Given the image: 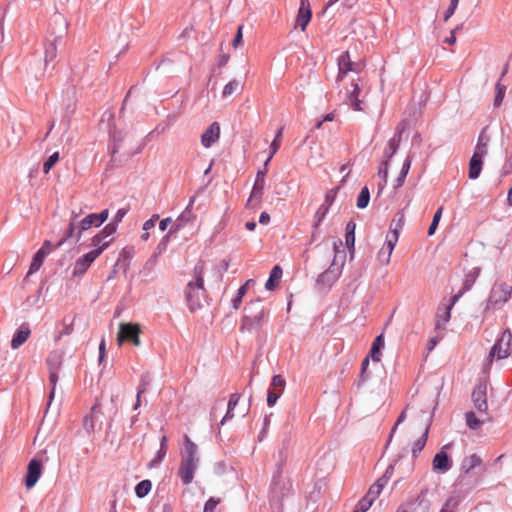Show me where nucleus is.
<instances>
[{"label":"nucleus","instance_id":"f257e3e1","mask_svg":"<svg viewBox=\"0 0 512 512\" xmlns=\"http://www.w3.org/2000/svg\"><path fill=\"white\" fill-rule=\"evenodd\" d=\"M204 270L205 265L203 262H198L193 270V277L187 283L184 294L186 303L191 312L202 307V301L206 297V291L204 288Z\"/></svg>","mask_w":512,"mask_h":512},{"label":"nucleus","instance_id":"f03ea898","mask_svg":"<svg viewBox=\"0 0 512 512\" xmlns=\"http://www.w3.org/2000/svg\"><path fill=\"white\" fill-rule=\"evenodd\" d=\"M334 258L330 266L317 278V286L321 290L330 289L339 279L346 261V252L342 249V241L333 243Z\"/></svg>","mask_w":512,"mask_h":512},{"label":"nucleus","instance_id":"7ed1b4c3","mask_svg":"<svg viewBox=\"0 0 512 512\" xmlns=\"http://www.w3.org/2000/svg\"><path fill=\"white\" fill-rule=\"evenodd\" d=\"M91 227H98L94 219V213L81 218L79 213L72 211L65 236L57 242L56 247H61L70 239L77 243L81 239L83 232Z\"/></svg>","mask_w":512,"mask_h":512},{"label":"nucleus","instance_id":"20e7f679","mask_svg":"<svg viewBox=\"0 0 512 512\" xmlns=\"http://www.w3.org/2000/svg\"><path fill=\"white\" fill-rule=\"evenodd\" d=\"M112 153L123 152L126 155H134L141 151L144 146L142 140H136L131 130H113Z\"/></svg>","mask_w":512,"mask_h":512},{"label":"nucleus","instance_id":"39448f33","mask_svg":"<svg viewBox=\"0 0 512 512\" xmlns=\"http://www.w3.org/2000/svg\"><path fill=\"white\" fill-rule=\"evenodd\" d=\"M199 458L197 457V446L185 437V451L182 455L181 465L179 468V476L185 485L192 482L195 470L197 469Z\"/></svg>","mask_w":512,"mask_h":512},{"label":"nucleus","instance_id":"423d86ee","mask_svg":"<svg viewBox=\"0 0 512 512\" xmlns=\"http://www.w3.org/2000/svg\"><path fill=\"white\" fill-rule=\"evenodd\" d=\"M267 312L261 300L249 302L244 308V316L241 321V329L254 332L261 329Z\"/></svg>","mask_w":512,"mask_h":512},{"label":"nucleus","instance_id":"0eeeda50","mask_svg":"<svg viewBox=\"0 0 512 512\" xmlns=\"http://www.w3.org/2000/svg\"><path fill=\"white\" fill-rule=\"evenodd\" d=\"M52 21L55 24H60L61 28L57 35H54V32H50V36L46 40L44 51L45 69L56 59L58 45L62 43L63 35L67 30V23L61 15H55Z\"/></svg>","mask_w":512,"mask_h":512},{"label":"nucleus","instance_id":"6e6552de","mask_svg":"<svg viewBox=\"0 0 512 512\" xmlns=\"http://www.w3.org/2000/svg\"><path fill=\"white\" fill-rule=\"evenodd\" d=\"M512 294V287L506 283H501L492 287L486 303V309H495L506 303Z\"/></svg>","mask_w":512,"mask_h":512},{"label":"nucleus","instance_id":"1a4fd4ad","mask_svg":"<svg viewBox=\"0 0 512 512\" xmlns=\"http://www.w3.org/2000/svg\"><path fill=\"white\" fill-rule=\"evenodd\" d=\"M140 328L137 324L133 323H120L119 331L117 334V342L122 345L123 342L129 341L135 346L140 345Z\"/></svg>","mask_w":512,"mask_h":512},{"label":"nucleus","instance_id":"9d476101","mask_svg":"<svg viewBox=\"0 0 512 512\" xmlns=\"http://www.w3.org/2000/svg\"><path fill=\"white\" fill-rule=\"evenodd\" d=\"M512 340V333L509 330L503 332L502 337L496 341L492 346L489 358L496 357L497 359L507 358L510 354V343Z\"/></svg>","mask_w":512,"mask_h":512},{"label":"nucleus","instance_id":"9b49d317","mask_svg":"<svg viewBox=\"0 0 512 512\" xmlns=\"http://www.w3.org/2000/svg\"><path fill=\"white\" fill-rule=\"evenodd\" d=\"M472 401L475 408L479 413L487 416L488 403H487V383L484 381L479 382L473 389Z\"/></svg>","mask_w":512,"mask_h":512},{"label":"nucleus","instance_id":"f8f14e48","mask_svg":"<svg viewBox=\"0 0 512 512\" xmlns=\"http://www.w3.org/2000/svg\"><path fill=\"white\" fill-rule=\"evenodd\" d=\"M63 356L60 352H52L49 354L46 364L49 371L50 385H57L59 380V370L61 369Z\"/></svg>","mask_w":512,"mask_h":512},{"label":"nucleus","instance_id":"ddd939ff","mask_svg":"<svg viewBox=\"0 0 512 512\" xmlns=\"http://www.w3.org/2000/svg\"><path fill=\"white\" fill-rule=\"evenodd\" d=\"M285 386L286 382L282 375L277 374L273 376L267 393L268 406L272 407L277 402L281 394L284 392Z\"/></svg>","mask_w":512,"mask_h":512},{"label":"nucleus","instance_id":"4468645a","mask_svg":"<svg viewBox=\"0 0 512 512\" xmlns=\"http://www.w3.org/2000/svg\"><path fill=\"white\" fill-rule=\"evenodd\" d=\"M101 425H102V413L100 411L99 404L95 403L91 407L90 414L85 416L83 426H84V429L88 433H91L97 429H100Z\"/></svg>","mask_w":512,"mask_h":512},{"label":"nucleus","instance_id":"2eb2a0df","mask_svg":"<svg viewBox=\"0 0 512 512\" xmlns=\"http://www.w3.org/2000/svg\"><path fill=\"white\" fill-rule=\"evenodd\" d=\"M97 258V252L91 251L79 257L74 263L72 275L74 277L83 275Z\"/></svg>","mask_w":512,"mask_h":512},{"label":"nucleus","instance_id":"dca6fc26","mask_svg":"<svg viewBox=\"0 0 512 512\" xmlns=\"http://www.w3.org/2000/svg\"><path fill=\"white\" fill-rule=\"evenodd\" d=\"M42 473V464L37 459H32L27 468V474L25 477V485L28 489L35 486Z\"/></svg>","mask_w":512,"mask_h":512},{"label":"nucleus","instance_id":"f3484780","mask_svg":"<svg viewBox=\"0 0 512 512\" xmlns=\"http://www.w3.org/2000/svg\"><path fill=\"white\" fill-rule=\"evenodd\" d=\"M337 65L338 75L336 77V81L341 82L349 72L354 71V62L351 61L349 51H345L339 56Z\"/></svg>","mask_w":512,"mask_h":512},{"label":"nucleus","instance_id":"a211bd4d","mask_svg":"<svg viewBox=\"0 0 512 512\" xmlns=\"http://www.w3.org/2000/svg\"><path fill=\"white\" fill-rule=\"evenodd\" d=\"M312 11L308 0H301L298 14L296 18V27L299 26L302 31H305L307 25L311 21Z\"/></svg>","mask_w":512,"mask_h":512},{"label":"nucleus","instance_id":"6ab92c4d","mask_svg":"<svg viewBox=\"0 0 512 512\" xmlns=\"http://www.w3.org/2000/svg\"><path fill=\"white\" fill-rule=\"evenodd\" d=\"M433 470L438 473H446L452 467V460L447 453L441 449L433 458L432 461Z\"/></svg>","mask_w":512,"mask_h":512},{"label":"nucleus","instance_id":"aec40b11","mask_svg":"<svg viewBox=\"0 0 512 512\" xmlns=\"http://www.w3.org/2000/svg\"><path fill=\"white\" fill-rule=\"evenodd\" d=\"M194 217L192 209L186 207V209L174 221L173 226L170 229V233H176L180 229L184 228L188 223L193 221Z\"/></svg>","mask_w":512,"mask_h":512},{"label":"nucleus","instance_id":"412c9836","mask_svg":"<svg viewBox=\"0 0 512 512\" xmlns=\"http://www.w3.org/2000/svg\"><path fill=\"white\" fill-rule=\"evenodd\" d=\"M30 334L31 331L28 324H22L12 338L11 347L13 349L19 348L22 344H24L27 341Z\"/></svg>","mask_w":512,"mask_h":512},{"label":"nucleus","instance_id":"4be33fe9","mask_svg":"<svg viewBox=\"0 0 512 512\" xmlns=\"http://www.w3.org/2000/svg\"><path fill=\"white\" fill-rule=\"evenodd\" d=\"M352 90L347 93V101L351 108L355 111L362 110L361 100L359 99L360 87L357 82L352 81Z\"/></svg>","mask_w":512,"mask_h":512},{"label":"nucleus","instance_id":"5701e85b","mask_svg":"<svg viewBox=\"0 0 512 512\" xmlns=\"http://www.w3.org/2000/svg\"><path fill=\"white\" fill-rule=\"evenodd\" d=\"M482 463V460L479 456L476 454H471L466 456L462 462H461V472L468 474L471 470L475 469L476 467L480 466Z\"/></svg>","mask_w":512,"mask_h":512},{"label":"nucleus","instance_id":"b1692460","mask_svg":"<svg viewBox=\"0 0 512 512\" xmlns=\"http://www.w3.org/2000/svg\"><path fill=\"white\" fill-rule=\"evenodd\" d=\"M483 157L473 154L469 162V178L472 180L480 176L483 165Z\"/></svg>","mask_w":512,"mask_h":512},{"label":"nucleus","instance_id":"393cba45","mask_svg":"<svg viewBox=\"0 0 512 512\" xmlns=\"http://www.w3.org/2000/svg\"><path fill=\"white\" fill-rule=\"evenodd\" d=\"M241 395L239 393H233L230 395L227 411L224 417L221 419L220 424L224 425L227 421L231 420L234 417V409L238 405Z\"/></svg>","mask_w":512,"mask_h":512},{"label":"nucleus","instance_id":"a878e982","mask_svg":"<svg viewBox=\"0 0 512 512\" xmlns=\"http://www.w3.org/2000/svg\"><path fill=\"white\" fill-rule=\"evenodd\" d=\"M490 141V137L482 131L478 137L477 144L474 149L475 155L480 157H485L488 153V143Z\"/></svg>","mask_w":512,"mask_h":512},{"label":"nucleus","instance_id":"bb28decb","mask_svg":"<svg viewBox=\"0 0 512 512\" xmlns=\"http://www.w3.org/2000/svg\"><path fill=\"white\" fill-rule=\"evenodd\" d=\"M437 321L435 324L436 329H443L447 322L451 318V306L438 307L437 310Z\"/></svg>","mask_w":512,"mask_h":512},{"label":"nucleus","instance_id":"cd10ccee","mask_svg":"<svg viewBox=\"0 0 512 512\" xmlns=\"http://www.w3.org/2000/svg\"><path fill=\"white\" fill-rule=\"evenodd\" d=\"M465 419L467 426L472 430H476L479 429L481 425L487 422L490 418L488 414L487 416L482 414L481 418H477L474 412L469 411L465 414Z\"/></svg>","mask_w":512,"mask_h":512},{"label":"nucleus","instance_id":"c85d7f7f","mask_svg":"<svg viewBox=\"0 0 512 512\" xmlns=\"http://www.w3.org/2000/svg\"><path fill=\"white\" fill-rule=\"evenodd\" d=\"M402 221H403V216H401V218L395 224V227H392V226L390 227V233L386 237V242L389 243L390 252H393L394 247L398 241L399 231L402 228Z\"/></svg>","mask_w":512,"mask_h":512},{"label":"nucleus","instance_id":"c756f323","mask_svg":"<svg viewBox=\"0 0 512 512\" xmlns=\"http://www.w3.org/2000/svg\"><path fill=\"white\" fill-rule=\"evenodd\" d=\"M401 132H397L394 134V136L389 140L387 147L384 151V155L387 157L388 160H390L393 155L397 152L400 142H401Z\"/></svg>","mask_w":512,"mask_h":512},{"label":"nucleus","instance_id":"7c9ffc66","mask_svg":"<svg viewBox=\"0 0 512 512\" xmlns=\"http://www.w3.org/2000/svg\"><path fill=\"white\" fill-rule=\"evenodd\" d=\"M384 347V336L380 334L375 338L370 350V357L373 361L379 362L381 360V349Z\"/></svg>","mask_w":512,"mask_h":512},{"label":"nucleus","instance_id":"2f4dec72","mask_svg":"<svg viewBox=\"0 0 512 512\" xmlns=\"http://www.w3.org/2000/svg\"><path fill=\"white\" fill-rule=\"evenodd\" d=\"M220 138V130H205L201 135V143L205 148H209Z\"/></svg>","mask_w":512,"mask_h":512},{"label":"nucleus","instance_id":"473e14b6","mask_svg":"<svg viewBox=\"0 0 512 512\" xmlns=\"http://www.w3.org/2000/svg\"><path fill=\"white\" fill-rule=\"evenodd\" d=\"M283 271L280 266L276 265L272 268L270 272V276L265 283V288L267 290H273L276 286V283L281 279Z\"/></svg>","mask_w":512,"mask_h":512},{"label":"nucleus","instance_id":"72a5a7b5","mask_svg":"<svg viewBox=\"0 0 512 512\" xmlns=\"http://www.w3.org/2000/svg\"><path fill=\"white\" fill-rule=\"evenodd\" d=\"M46 255H44L43 251H37L36 254L33 257L32 263L29 267L28 273L26 277H29L30 275L36 273L40 267L42 266L44 259Z\"/></svg>","mask_w":512,"mask_h":512},{"label":"nucleus","instance_id":"f704fd0d","mask_svg":"<svg viewBox=\"0 0 512 512\" xmlns=\"http://www.w3.org/2000/svg\"><path fill=\"white\" fill-rule=\"evenodd\" d=\"M410 166H411V158L408 156L405 161L403 162V165H402V168H401V171H400V174L399 176L397 177L396 181H395V187L398 188V187H401L406 179V176L409 172V169H410Z\"/></svg>","mask_w":512,"mask_h":512},{"label":"nucleus","instance_id":"c9c22d12","mask_svg":"<svg viewBox=\"0 0 512 512\" xmlns=\"http://www.w3.org/2000/svg\"><path fill=\"white\" fill-rule=\"evenodd\" d=\"M281 138H282V130H278L276 133L271 145H270V154L268 158L265 161V166H268L269 162L271 161L274 154L278 151L280 145H281Z\"/></svg>","mask_w":512,"mask_h":512},{"label":"nucleus","instance_id":"e433bc0d","mask_svg":"<svg viewBox=\"0 0 512 512\" xmlns=\"http://www.w3.org/2000/svg\"><path fill=\"white\" fill-rule=\"evenodd\" d=\"M495 89H496V93H495V97H494V101H493V106L495 108H497V107L501 106V104L504 100L505 93H506V86L501 84V82L499 80L496 83Z\"/></svg>","mask_w":512,"mask_h":512},{"label":"nucleus","instance_id":"4c0bfd02","mask_svg":"<svg viewBox=\"0 0 512 512\" xmlns=\"http://www.w3.org/2000/svg\"><path fill=\"white\" fill-rule=\"evenodd\" d=\"M479 273H480V269L475 268L472 272H469L467 275H465V279L463 281V287H462V289L465 292L469 291L472 288Z\"/></svg>","mask_w":512,"mask_h":512},{"label":"nucleus","instance_id":"58836bf2","mask_svg":"<svg viewBox=\"0 0 512 512\" xmlns=\"http://www.w3.org/2000/svg\"><path fill=\"white\" fill-rule=\"evenodd\" d=\"M253 283V280L252 279H249L245 282L244 285H242L239 289H238V292H237V295L235 296V298L233 299L232 303H233V307L234 309H238L240 307V304L242 302V298L244 297V295L246 294L247 292V289L248 287L250 286V284Z\"/></svg>","mask_w":512,"mask_h":512},{"label":"nucleus","instance_id":"ea45409f","mask_svg":"<svg viewBox=\"0 0 512 512\" xmlns=\"http://www.w3.org/2000/svg\"><path fill=\"white\" fill-rule=\"evenodd\" d=\"M152 483L150 480H142L135 487V493L139 498L145 497L151 490Z\"/></svg>","mask_w":512,"mask_h":512},{"label":"nucleus","instance_id":"a19ab883","mask_svg":"<svg viewBox=\"0 0 512 512\" xmlns=\"http://www.w3.org/2000/svg\"><path fill=\"white\" fill-rule=\"evenodd\" d=\"M428 433L429 425L426 426L422 436L414 443V446L412 448L413 456H417V454L425 447Z\"/></svg>","mask_w":512,"mask_h":512},{"label":"nucleus","instance_id":"79ce46f5","mask_svg":"<svg viewBox=\"0 0 512 512\" xmlns=\"http://www.w3.org/2000/svg\"><path fill=\"white\" fill-rule=\"evenodd\" d=\"M370 200V192L367 187H363L357 197L356 205L359 209H364L368 206Z\"/></svg>","mask_w":512,"mask_h":512},{"label":"nucleus","instance_id":"37998d69","mask_svg":"<svg viewBox=\"0 0 512 512\" xmlns=\"http://www.w3.org/2000/svg\"><path fill=\"white\" fill-rule=\"evenodd\" d=\"M91 246L93 247L91 252H97V257H99L107 249V242H102L99 236L94 235L91 239Z\"/></svg>","mask_w":512,"mask_h":512},{"label":"nucleus","instance_id":"c03bdc74","mask_svg":"<svg viewBox=\"0 0 512 512\" xmlns=\"http://www.w3.org/2000/svg\"><path fill=\"white\" fill-rule=\"evenodd\" d=\"M61 329L58 331V334L55 336V341H59L63 336H68L73 332V319L70 322H66L64 319L62 321Z\"/></svg>","mask_w":512,"mask_h":512},{"label":"nucleus","instance_id":"a18cd8bd","mask_svg":"<svg viewBox=\"0 0 512 512\" xmlns=\"http://www.w3.org/2000/svg\"><path fill=\"white\" fill-rule=\"evenodd\" d=\"M391 255L392 252H390L389 243L385 242L384 246L378 253V259L382 264L388 265L390 263Z\"/></svg>","mask_w":512,"mask_h":512},{"label":"nucleus","instance_id":"49530a36","mask_svg":"<svg viewBox=\"0 0 512 512\" xmlns=\"http://www.w3.org/2000/svg\"><path fill=\"white\" fill-rule=\"evenodd\" d=\"M458 505L459 499L457 497L451 496L446 500L440 512H455Z\"/></svg>","mask_w":512,"mask_h":512},{"label":"nucleus","instance_id":"de8ad7c7","mask_svg":"<svg viewBox=\"0 0 512 512\" xmlns=\"http://www.w3.org/2000/svg\"><path fill=\"white\" fill-rule=\"evenodd\" d=\"M59 160V153L54 152L52 155L48 157V159L43 164V172L45 174L49 173V171L53 168V166L58 162Z\"/></svg>","mask_w":512,"mask_h":512},{"label":"nucleus","instance_id":"09e8293b","mask_svg":"<svg viewBox=\"0 0 512 512\" xmlns=\"http://www.w3.org/2000/svg\"><path fill=\"white\" fill-rule=\"evenodd\" d=\"M442 210H443L442 207H440L435 212V214L433 216V219H432V222H431V224L429 226V229H428V235L429 236H432L435 233V231L437 229V226H438V223H439V221L441 219V216H442Z\"/></svg>","mask_w":512,"mask_h":512},{"label":"nucleus","instance_id":"8fccbe9b","mask_svg":"<svg viewBox=\"0 0 512 512\" xmlns=\"http://www.w3.org/2000/svg\"><path fill=\"white\" fill-rule=\"evenodd\" d=\"M264 187H265V182H260V181L255 180L253 188H252V192L250 195V199L261 198V196L263 195V192H264Z\"/></svg>","mask_w":512,"mask_h":512},{"label":"nucleus","instance_id":"3c124183","mask_svg":"<svg viewBox=\"0 0 512 512\" xmlns=\"http://www.w3.org/2000/svg\"><path fill=\"white\" fill-rule=\"evenodd\" d=\"M151 378L149 374H143L140 378L139 385L137 387V391L139 394H144L148 387L150 386Z\"/></svg>","mask_w":512,"mask_h":512},{"label":"nucleus","instance_id":"603ef678","mask_svg":"<svg viewBox=\"0 0 512 512\" xmlns=\"http://www.w3.org/2000/svg\"><path fill=\"white\" fill-rule=\"evenodd\" d=\"M372 504H373V502L370 499L362 497L358 501L354 512H367L370 509V507L372 506Z\"/></svg>","mask_w":512,"mask_h":512},{"label":"nucleus","instance_id":"864d4df0","mask_svg":"<svg viewBox=\"0 0 512 512\" xmlns=\"http://www.w3.org/2000/svg\"><path fill=\"white\" fill-rule=\"evenodd\" d=\"M239 86V82L236 80H231L229 83H227L222 91V97L226 98L230 96Z\"/></svg>","mask_w":512,"mask_h":512},{"label":"nucleus","instance_id":"5fc2aeb1","mask_svg":"<svg viewBox=\"0 0 512 512\" xmlns=\"http://www.w3.org/2000/svg\"><path fill=\"white\" fill-rule=\"evenodd\" d=\"M381 486L380 485H372L368 492L366 493V495L364 496L365 498L367 499H370L372 502H374L376 500V498L380 495L381 493Z\"/></svg>","mask_w":512,"mask_h":512},{"label":"nucleus","instance_id":"6e6d98bb","mask_svg":"<svg viewBox=\"0 0 512 512\" xmlns=\"http://www.w3.org/2000/svg\"><path fill=\"white\" fill-rule=\"evenodd\" d=\"M221 502L220 498L210 497L204 506L203 512H214L217 505Z\"/></svg>","mask_w":512,"mask_h":512},{"label":"nucleus","instance_id":"4d7b16f0","mask_svg":"<svg viewBox=\"0 0 512 512\" xmlns=\"http://www.w3.org/2000/svg\"><path fill=\"white\" fill-rule=\"evenodd\" d=\"M459 0H450V4L444 13V21H447L453 16L458 6Z\"/></svg>","mask_w":512,"mask_h":512},{"label":"nucleus","instance_id":"13d9d810","mask_svg":"<svg viewBox=\"0 0 512 512\" xmlns=\"http://www.w3.org/2000/svg\"><path fill=\"white\" fill-rule=\"evenodd\" d=\"M337 191L338 188H333L326 192L325 201L323 204H325V206H328V208L333 204L337 195Z\"/></svg>","mask_w":512,"mask_h":512},{"label":"nucleus","instance_id":"bf43d9fd","mask_svg":"<svg viewBox=\"0 0 512 512\" xmlns=\"http://www.w3.org/2000/svg\"><path fill=\"white\" fill-rule=\"evenodd\" d=\"M108 216H109L108 209H104L100 213H94V219H95V222L97 223L98 227L101 226L108 219Z\"/></svg>","mask_w":512,"mask_h":512},{"label":"nucleus","instance_id":"052dcab7","mask_svg":"<svg viewBox=\"0 0 512 512\" xmlns=\"http://www.w3.org/2000/svg\"><path fill=\"white\" fill-rule=\"evenodd\" d=\"M328 206H325V204H322L318 211L316 212V217L318 218V221L315 223L314 227L317 228L318 225L320 224V222L323 220V218L326 216V214L328 213Z\"/></svg>","mask_w":512,"mask_h":512},{"label":"nucleus","instance_id":"680f3d73","mask_svg":"<svg viewBox=\"0 0 512 512\" xmlns=\"http://www.w3.org/2000/svg\"><path fill=\"white\" fill-rule=\"evenodd\" d=\"M166 453L163 449H159L155 455V457L149 462V467H155L164 459Z\"/></svg>","mask_w":512,"mask_h":512},{"label":"nucleus","instance_id":"e2e57ef3","mask_svg":"<svg viewBox=\"0 0 512 512\" xmlns=\"http://www.w3.org/2000/svg\"><path fill=\"white\" fill-rule=\"evenodd\" d=\"M416 502L415 501H408L404 504H402L397 512H415L416 511Z\"/></svg>","mask_w":512,"mask_h":512},{"label":"nucleus","instance_id":"0e129e2a","mask_svg":"<svg viewBox=\"0 0 512 512\" xmlns=\"http://www.w3.org/2000/svg\"><path fill=\"white\" fill-rule=\"evenodd\" d=\"M388 159L384 161L379 168L378 175L383 180L384 185L387 182V176H388Z\"/></svg>","mask_w":512,"mask_h":512},{"label":"nucleus","instance_id":"69168bd1","mask_svg":"<svg viewBox=\"0 0 512 512\" xmlns=\"http://www.w3.org/2000/svg\"><path fill=\"white\" fill-rule=\"evenodd\" d=\"M117 226L118 225L111 221L100 232L108 237H111L116 232Z\"/></svg>","mask_w":512,"mask_h":512},{"label":"nucleus","instance_id":"338daca9","mask_svg":"<svg viewBox=\"0 0 512 512\" xmlns=\"http://www.w3.org/2000/svg\"><path fill=\"white\" fill-rule=\"evenodd\" d=\"M159 219L157 214L153 215L150 219L143 224V231H149L155 227L156 221Z\"/></svg>","mask_w":512,"mask_h":512},{"label":"nucleus","instance_id":"774afa93","mask_svg":"<svg viewBox=\"0 0 512 512\" xmlns=\"http://www.w3.org/2000/svg\"><path fill=\"white\" fill-rule=\"evenodd\" d=\"M128 210L125 209V208H120L114 215L113 219H112V222L115 223L116 225H118L122 219L125 217V215L127 214Z\"/></svg>","mask_w":512,"mask_h":512}]
</instances>
